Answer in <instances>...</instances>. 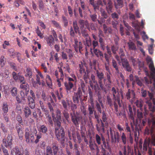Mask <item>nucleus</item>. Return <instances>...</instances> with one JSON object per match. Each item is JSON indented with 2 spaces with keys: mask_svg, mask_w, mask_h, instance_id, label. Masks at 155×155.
Returning <instances> with one entry per match:
<instances>
[{
  "mask_svg": "<svg viewBox=\"0 0 155 155\" xmlns=\"http://www.w3.org/2000/svg\"><path fill=\"white\" fill-rule=\"evenodd\" d=\"M111 92L113 98L112 99L109 95H107L106 103L111 108L114 106L115 110L117 112L118 105L120 107L121 106L119 93L116 91L114 87L112 88Z\"/></svg>",
  "mask_w": 155,
  "mask_h": 155,
  "instance_id": "obj_1",
  "label": "nucleus"
},
{
  "mask_svg": "<svg viewBox=\"0 0 155 155\" xmlns=\"http://www.w3.org/2000/svg\"><path fill=\"white\" fill-rule=\"evenodd\" d=\"M153 130L152 129L149 130L147 127L145 129L144 134L145 135H148L150 134L151 136V138H147L145 139L143 144V149L145 151H147V147H148V153L149 155H152V151L151 146H155V134L153 133Z\"/></svg>",
  "mask_w": 155,
  "mask_h": 155,
  "instance_id": "obj_2",
  "label": "nucleus"
},
{
  "mask_svg": "<svg viewBox=\"0 0 155 155\" xmlns=\"http://www.w3.org/2000/svg\"><path fill=\"white\" fill-rule=\"evenodd\" d=\"M37 130L35 127L31 129L30 130L28 128H26L25 135L26 142L29 143L35 142L36 143H38L41 136L39 134L37 135Z\"/></svg>",
  "mask_w": 155,
  "mask_h": 155,
  "instance_id": "obj_3",
  "label": "nucleus"
},
{
  "mask_svg": "<svg viewBox=\"0 0 155 155\" xmlns=\"http://www.w3.org/2000/svg\"><path fill=\"white\" fill-rule=\"evenodd\" d=\"M96 74L98 78V83L100 87L105 94L107 93L108 89L104 86V83H105L106 79L104 77V73L102 72H100L98 70H97Z\"/></svg>",
  "mask_w": 155,
  "mask_h": 155,
  "instance_id": "obj_4",
  "label": "nucleus"
},
{
  "mask_svg": "<svg viewBox=\"0 0 155 155\" xmlns=\"http://www.w3.org/2000/svg\"><path fill=\"white\" fill-rule=\"evenodd\" d=\"M57 127L55 128V132L56 138L58 141L62 145H64L65 141V136L64 129L61 127L60 129Z\"/></svg>",
  "mask_w": 155,
  "mask_h": 155,
  "instance_id": "obj_5",
  "label": "nucleus"
},
{
  "mask_svg": "<svg viewBox=\"0 0 155 155\" xmlns=\"http://www.w3.org/2000/svg\"><path fill=\"white\" fill-rule=\"evenodd\" d=\"M71 120L73 124L76 127H78L80 122L82 119V117L78 112H73L70 113Z\"/></svg>",
  "mask_w": 155,
  "mask_h": 155,
  "instance_id": "obj_6",
  "label": "nucleus"
},
{
  "mask_svg": "<svg viewBox=\"0 0 155 155\" xmlns=\"http://www.w3.org/2000/svg\"><path fill=\"white\" fill-rule=\"evenodd\" d=\"M73 81L71 78L68 77H67V80L64 83L65 89L68 94L70 93L71 89L76 84V82Z\"/></svg>",
  "mask_w": 155,
  "mask_h": 155,
  "instance_id": "obj_7",
  "label": "nucleus"
},
{
  "mask_svg": "<svg viewBox=\"0 0 155 155\" xmlns=\"http://www.w3.org/2000/svg\"><path fill=\"white\" fill-rule=\"evenodd\" d=\"M73 27H71L70 28L69 34L70 36L72 38H74L75 36V34L78 33L81 34L80 29L78 25L77 21H74L73 22Z\"/></svg>",
  "mask_w": 155,
  "mask_h": 155,
  "instance_id": "obj_8",
  "label": "nucleus"
},
{
  "mask_svg": "<svg viewBox=\"0 0 155 155\" xmlns=\"http://www.w3.org/2000/svg\"><path fill=\"white\" fill-rule=\"evenodd\" d=\"M37 72L38 74L36 75V83L35 82H32V83L34 87H36V84H38L40 86H41L42 87H43L45 85V83L43 80H42L41 81L40 80V78L41 79H43L44 77L41 73V72L37 71Z\"/></svg>",
  "mask_w": 155,
  "mask_h": 155,
  "instance_id": "obj_9",
  "label": "nucleus"
},
{
  "mask_svg": "<svg viewBox=\"0 0 155 155\" xmlns=\"http://www.w3.org/2000/svg\"><path fill=\"white\" fill-rule=\"evenodd\" d=\"M83 93L80 87L78 88L77 92L74 93V96L73 97V102L74 103L78 104L79 103V100L82 101Z\"/></svg>",
  "mask_w": 155,
  "mask_h": 155,
  "instance_id": "obj_10",
  "label": "nucleus"
},
{
  "mask_svg": "<svg viewBox=\"0 0 155 155\" xmlns=\"http://www.w3.org/2000/svg\"><path fill=\"white\" fill-rule=\"evenodd\" d=\"M25 86V87H20V94L21 96V100L20 101V103H22L23 104H25L26 102L25 97L27 92L29 91L28 87L27 85Z\"/></svg>",
  "mask_w": 155,
  "mask_h": 155,
  "instance_id": "obj_11",
  "label": "nucleus"
},
{
  "mask_svg": "<svg viewBox=\"0 0 155 155\" xmlns=\"http://www.w3.org/2000/svg\"><path fill=\"white\" fill-rule=\"evenodd\" d=\"M121 60L122 67L124 70L128 72H131L132 68L127 59L125 58H121Z\"/></svg>",
  "mask_w": 155,
  "mask_h": 155,
  "instance_id": "obj_12",
  "label": "nucleus"
},
{
  "mask_svg": "<svg viewBox=\"0 0 155 155\" xmlns=\"http://www.w3.org/2000/svg\"><path fill=\"white\" fill-rule=\"evenodd\" d=\"M41 98L44 101L48 102L50 101L51 103L53 106L55 105V103L52 99L51 96L49 95H46L45 93L43 91L41 94Z\"/></svg>",
  "mask_w": 155,
  "mask_h": 155,
  "instance_id": "obj_13",
  "label": "nucleus"
},
{
  "mask_svg": "<svg viewBox=\"0 0 155 155\" xmlns=\"http://www.w3.org/2000/svg\"><path fill=\"white\" fill-rule=\"evenodd\" d=\"M108 73H107L106 74V81L105 82V83H104V85H105V86L106 87H105L108 89L109 90L111 87L112 81L110 76L111 74V73L110 72Z\"/></svg>",
  "mask_w": 155,
  "mask_h": 155,
  "instance_id": "obj_14",
  "label": "nucleus"
},
{
  "mask_svg": "<svg viewBox=\"0 0 155 155\" xmlns=\"http://www.w3.org/2000/svg\"><path fill=\"white\" fill-rule=\"evenodd\" d=\"M78 23L81 29H84V25H85L87 29L90 31V26L87 21H85L83 19H79L78 21Z\"/></svg>",
  "mask_w": 155,
  "mask_h": 155,
  "instance_id": "obj_15",
  "label": "nucleus"
},
{
  "mask_svg": "<svg viewBox=\"0 0 155 155\" xmlns=\"http://www.w3.org/2000/svg\"><path fill=\"white\" fill-rule=\"evenodd\" d=\"M126 130L127 132H129V133L127 134L128 141L131 144H132L133 142V139L132 136V134H131L130 127L129 126L127 123L126 124Z\"/></svg>",
  "mask_w": 155,
  "mask_h": 155,
  "instance_id": "obj_16",
  "label": "nucleus"
},
{
  "mask_svg": "<svg viewBox=\"0 0 155 155\" xmlns=\"http://www.w3.org/2000/svg\"><path fill=\"white\" fill-rule=\"evenodd\" d=\"M12 136L8 134L7 137V140L5 139H3L2 140L3 144L7 147L11 146L12 144Z\"/></svg>",
  "mask_w": 155,
  "mask_h": 155,
  "instance_id": "obj_17",
  "label": "nucleus"
},
{
  "mask_svg": "<svg viewBox=\"0 0 155 155\" xmlns=\"http://www.w3.org/2000/svg\"><path fill=\"white\" fill-rule=\"evenodd\" d=\"M126 96L127 100H129L131 98L132 101H133L135 98V93L133 90L128 89L126 93Z\"/></svg>",
  "mask_w": 155,
  "mask_h": 155,
  "instance_id": "obj_18",
  "label": "nucleus"
},
{
  "mask_svg": "<svg viewBox=\"0 0 155 155\" xmlns=\"http://www.w3.org/2000/svg\"><path fill=\"white\" fill-rule=\"evenodd\" d=\"M45 40L48 45L52 47L54 43V38L51 35L45 37Z\"/></svg>",
  "mask_w": 155,
  "mask_h": 155,
  "instance_id": "obj_19",
  "label": "nucleus"
},
{
  "mask_svg": "<svg viewBox=\"0 0 155 155\" xmlns=\"http://www.w3.org/2000/svg\"><path fill=\"white\" fill-rule=\"evenodd\" d=\"M85 38V40H83V42L85 46L86 51H87V48L91 46V40L90 37Z\"/></svg>",
  "mask_w": 155,
  "mask_h": 155,
  "instance_id": "obj_20",
  "label": "nucleus"
},
{
  "mask_svg": "<svg viewBox=\"0 0 155 155\" xmlns=\"http://www.w3.org/2000/svg\"><path fill=\"white\" fill-rule=\"evenodd\" d=\"M89 147L91 151L94 150L95 149L97 150V151L99 150L97 144L95 143L94 141H93L91 139H90L89 140Z\"/></svg>",
  "mask_w": 155,
  "mask_h": 155,
  "instance_id": "obj_21",
  "label": "nucleus"
},
{
  "mask_svg": "<svg viewBox=\"0 0 155 155\" xmlns=\"http://www.w3.org/2000/svg\"><path fill=\"white\" fill-rule=\"evenodd\" d=\"M146 61L147 63L150 62L149 65V68L153 73H155V68L152 59L150 57L146 59Z\"/></svg>",
  "mask_w": 155,
  "mask_h": 155,
  "instance_id": "obj_22",
  "label": "nucleus"
},
{
  "mask_svg": "<svg viewBox=\"0 0 155 155\" xmlns=\"http://www.w3.org/2000/svg\"><path fill=\"white\" fill-rule=\"evenodd\" d=\"M32 71L31 69L30 68H28L26 70V74L25 76L29 77V80H31L32 82L35 83L34 79L32 78Z\"/></svg>",
  "mask_w": 155,
  "mask_h": 155,
  "instance_id": "obj_23",
  "label": "nucleus"
},
{
  "mask_svg": "<svg viewBox=\"0 0 155 155\" xmlns=\"http://www.w3.org/2000/svg\"><path fill=\"white\" fill-rule=\"evenodd\" d=\"M120 138L119 133L118 131H116L114 134L113 137H111L112 142L114 143L117 142H118L119 141Z\"/></svg>",
  "mask_w": 155,
  "mask_h": 155,
  "instance_id": "obj_24",
  "label": "nucleus"
},
{
  "mask_svg": "<svg viewBox=\"0 0 155 155\" xmlns=\"http://www.w3.org/2000/svg\"><path fill=\"white\" fill-rule=\"evenodd\" d=\"M105 5L106 6V9L108 14H110L112 12L113 7V2H107Z\"/></svg>",
  "mask_w": 155,
  "mask_h": 155,
  "instance_id": "obj_25",
  "label": "nucleus"
},
{
  "mask_svg": "<svg viewBox=\"0 0 155 155\" xmlns=\"http://www.w3.org/2000/svg\"><path fill=\"white\" fill-rule=\"evenodd\" d=\"M52 149L54 155H57L59 150V148L58 142L55 141L52 143Z\"/></svg>",
  "mask_w": 155,
  "mask_h": 155,
  "instance_id": "obj_26",
  "label": "nucleus"
},
{
  "mask_svg": "<svg viewBox=\"0 0 155 155\" xmlns=\"http://www.w3.org/2000/svg\"><path fill=\"white\" fill-rule=\"evenodd\" d=\"M93 51L95 55L97 58L100 57V59H102L104 57V55L101 51L97 49H93Z\"/></svg>",
  "mask_w": 155,
  "mask_h": 155,
  "instance_id": "obj_27",
  "label": "nucleus"
},
{
  "mask_svg": "<svg viewBox=\"0 0 155 155\" xmlns=\"http://www.w3.org/2000/svg\"><path fill=\"white\" fill-rule=\"evenodd\" d=\"M89 72L87 70H86V71L82 72V73H80L82 76H83V79L84 80L86 83H87L88 82V79H89Z\"/></svg>",
  "mask_w": 155,
  "mask_h": 155,
  "instance_id": "obj_28",
  "label": "nucleus"
},
{
  "mask_svg": "<svg viewBox=\"0 0 155 155\" xmlns=\"http://www.w3.org/2000/svg\"><path fill=\"white\" fill-rule=\"evenodd\" d=\"M114 5L116 8H121L124 6L123 0H116V2L114 3Z\"/></svg>",
  "mask_w": 155,
  "mask_h": 155,
  "instance_id": "obj_29",
  "label": "nucleus"
},
{
  "mask_svg": "<svg viewBox=\"0 0 155 155\" xmlns=\"http://www.w3.org/2000/svg\"><path fill=\"white\" fill-rule=\"evenodd\" d=\"M24 113L26 117H28L31 114V111L30 108L28 106H25L23 109Z\"/></svg>",
  "mask_w": 155,
  "mask_h": 155,
  "instance_id": "obj_30",
  "label": "nucleus"
},
{
  "mask_svg": "<svg viewBox=\"0 0 155 155\" xmlns=\"http://www.w3.org/2000/svg\"><path fill=\"white\" fill-rule=\"evenodd\" d=\"M61 104L64 107L65 110H67L68 107H70V104L69 101L67 98L66 100H62L61 101Z\"/></svg>",
  "mask_w": 155,
  "mask_h": 155,
  "instance_id": "obj_31",
  "label": "nucleus"
},
{
  "mask_svg": "<svg viewBox=\"0 0 155 155\" xmlns=\"http://www.w3.org/2000/svg\"><path fill=\"white\" fill-rule=\"evenodd\" d=\"M39 130L40 132L44 134H46L48 131V129L46 126L45 125H41L39 127Z\"/></svg>",
  "mask_w": 155,
  "mask_h": 155,
  "instance_id": "obj_32",
  "label": "nucleus"
},
{
  "mask_svg": "<svg viewBox=\"0 0 155 155\" xmlns=\"http://www.w3.org/2000/svg\"><path fill=\"white\" fill-rule=\"evenodd\" d=\"M20 83H22V84L20 85V87H25V85H27L28 87V85L26 82V80L23 76H20Z\"/></svg>",
  "mask_w": 155,
  "mask_h": 155,
  "instance_id": "obj_33",
  "label": "nucleus"
},
{
  "mask_svg": "<svg viewBox=\"0 0 155 155\" xmlns=\"http://www.w3.org/2000/svg\"><path fill=\"white\" fill-rule=\"evenodd\" d=\"M149 120L152 123V126L150 129L147 128L149 130L152 129L153 130V133L155 134V117L153 116H152L151 119Z\"/></svg>",
  "mask_w": 155,
  "mask_h": 155,
  "instance_id": "obj_34",
  "label": "nucleus"
},
{
  "mask_svg": "<svg viewBox=\"0 0 155 155\" xmlns=\"http://www.w3.org/2000/svg\"><path fill=\"white\" fill-rule=\"evenodd\" d=\"M128 113L129 116L132 120L134 122V115L132 109L130 105H129L128 107Z\"/></svg>",
  "mask_w": 155,
  "mask_h": 155,
  "instance_id": "obj_35",
  "label": "nucleus"
},
{
  "mask_svg": "<svg viewBox=\"0 0 155 155\" xmlns=\"http://www.w3.org/2000/svg\"><path fill=\"white\" fill-rule=\"evenodd\" d=\"M46 81L48 86L50 88L52 87V82L50 76L48 75H47L46 78Z\"/></svg>",
  "mask_w": 155,
  "mask_h": 155,
  "instance_id": "obj_36",
  "label": "nucleus"
},
{
  "mask_svg": "<svg viewBox=\"0 0 155 155\" xmlns=\"http://www.w3.org/2000/svg\"><path fill=\"white\" fill-rule=\"evenodd\" d=\"M129 49L130 50H136L137 48L135 44L133 42L131 41L127 43Z\"/></svg>",
  "mask_w": 155,
  "mask_h": 155,
  "instance_id": "obj_37",
  "label": "nucleus"
},
{
  "mask_svg": "<svg viewBox=\"0 0 155 155\" xmlns=\"http://www.w3.org/2000/svg\"><path fill=\"white\" fill-rule=\"evenodd\" d=\"M53 120L54 122L55 126L57 127L59 129L61 126V118H56Z\"/></svg>",
  "mask_w": 155,
  "mask_h": 155,
  "instance_id": "obj_38",
  "label": "nucleus"
},
{
  "mask_svg": "<svg viewBox=\"0 0 155 155\" xmlns=\"http://www.w3.org/2000/svg\"><path fill=\"white\" fill-rule=\"evenodd\" d=\"M112 63L113 68L115 69L116 72L117 73H118L119 71L117 62L115 60L112 59Z\"/></svg>",
  "mask_w": 155,
  "mask_h": 155,
  "instance_id": "obj_39",
  "label": "nucleus"
},
{
  "mask_svg": "<svg viewBox=\"0 0 155 155\" xmlns=\"http://www.w3.org/2000/svg\"><path fill=\"white\" fill-rule=\"evenodd\" d=\"M96 108L97 109V110L100 113H101L102 112V110L104 108V104H103V107H102L101 106V104H98V102L97 101L96 102Z\"/></svg>",
  "mask_w": 155,
  "mask_h": 155,
  "instance_id": "obj_40",
  "label": "nucleus"
},
{
  "mask_svg": "<svg viewBox=\"0 0 155 155\" xmlns=\"http://www.w3.org/2000/svg\"><path fill=\"white\" fill-rule=\"evenodd\" d=\"M101 139H102V141L103 142V143L101 145V147H102V150L104 151H105V150L104 148H106V149L107 148L108 144H107V143H106V142L105 141V139L103 135L101 136Z\"/></svg>",
  "mask_w": 155,
  "mask_h": 155,
  "instance_id": "obj_41",
  "label": "nucleus"
},
{
  "mask_svg": "<svg viewBox=\"0 0 155 155\" xmlns=\"http://www.w3.org/2000/svg\"><path fill=\"white\" fill-rule=\"evenodd\" d=\"M85 64L83 63L81 61L80 62L79 64V71L80 73H82V72L86 71L84 68Z\"/></svg>",
  "mask_w": 155,
  "mask_h": 155,
  "instance_id": "obj_42",
  "label": "nucleus"
},
{
  "mask_svg": "<svg viewBox=\"0 0 155 155\" xmlns=\"http://www.w3.org/2000/svg\"><path fill=\"white\" fill-rule=\"evenodd\" d=\"M19 147L18 146H16L12 150L11 153L12 154L15 153V155H19Z\"/></svg>",
  "mask_w": 155,
  "mask_h": 155,
  "instance_id": "obj_43",
  "label": "nucleus"
},
{
  "mask_svg": "<svg viewBox=\"0 0 155 155\" xmlns=\"http://www.w3.org/2000/svg\"><path fill=\"white\" fill-rule=\"evenodd\" d=\"M74 48L75 50L77 52L78 51V48L79 45V42H78L77 39H74Z\"/></svg>",
  "mask_w": 155,
  "mask_h": 155,
  "instance_id": "obj_44",
  "label": "nucleus"
},
{
  "mask_svg": "<svg viewBox=\"0 0 155 155\" xmlns=\"http://www.w3.org/2000/svg\"><path fill=\"white\" fill-rule=\"evenodd\" d=\"M88 110L89 111V116H91V115L93 114L94 111V105H92L91 106L89 105L88 107Z\"/></svg>",
  "mask_w": 155,
  "mask_h": 155,
  "instance_id": "obj_45",
  "label": "nucleus"
},
{
  "mask_svg": "<svg viewBox=\"0 0 155 155\" xmlns=\"http://www.w3.org/2000/svg\"><path fill=\"white\" fill-rule=\"evenodd\" d=\"M92 45L93 47V48H90V50L91 53L92 54V49H96V47L98 46V42L97 41L93 40L92 42Z\"/></svg>",
  "mask_w": 155,
  "mask_h": 155,
  "instance_id": "obj_46",
  "label": "nucleus"
},
{
  "mask_svg": "<svg viewBox=\"0 0 155 155\" xmlns=\"http://www.w3.org/2000/svg\"><path fill=\"white\" fill-rule=\"evenodd\" d=\"M137 116L138 119L140 121H141L143 118V114L141 110L140 111L139 110H137Z\"/></svg>",
  "mask_w": 155,
  "mask_h": 155,
  "instance_id": "obj_47",
  "label": "nucleus"
},
{
  "mask_svg": "<svg viewBox=\"0 0 155 155\" xmlns=\"http://www.w3.org/2000/svg\"><path fill=\"white\" fill-rule=\"evenodd\" d=\"M103 122L102 121H101V126L100 127H99L97 124L96 125L97 130L98 131H100L101 130L104 132V124Z\"/></svg>",
  "mask_w": 155,
  "mask_h": 155,
  "instance_id": "obj_48",
  "label": "nucleus"
},
{
  "mask_svg": "<svg viewBox=\"0 0 155 155\" xmlns=\"http://www.w3.org/2000/svg\"><path fill=\"white\" fill-rule=\"evenodd\" d=\"M121 138L123 143L125 144L127 143V137L125 133L124 132L121 133Z\"/></svg>",
  "mask_w": 155,
  "mask_h": 155,
  "instance_id": "obj_49",
  "label": "nucleus"
},
{
  "mask_svg": "<svg viewBox=\"0 0 155 155\" xmlns=\"http://www.w3.org/2000/svg\"><path fill=\"white\" fill-rule=\"evenodd\" d=\"M81 30V33L83 37L85 38L89 37V35L86 29L84 28Z\"/></svg>",
  "mask_w": 155,
  "mask_h": 155,
  "instance_id": "obj_50",
  "label": "nucleus"
},
{
  "mask_svg": "<svg viewBox=\"0 0 155 155\" xmlns=\"http://www.w3.org/2000/svg\"><path fill=\"white\" fill-rule=\"evenodd\" d=\"M2 110L4 113H6L8 111V106L6 103H4L2 105Z\"/></svg>",
  "mask_w": 155,
  "mask_h": 155,
  "instance_id": "obj_51",
  "label": "nucleus"
},
{
  "mask_svg": "<svg viewBox=\"0 0 155 155\" xmlns=\"http://www.w3.org/2000/svg\"><path fill=\"white\" fill-rule=\"evenodd\" d=\"M119 47L118 45H113L111 46V50L113 53L115 54L117 53V51L118 50Z\"/></svg>",
  "mask_w": 155,
  "mask_h": 155,
  "instance_id": "obj_52",
  "label": "nucleus"
},
{
  "mask_svg": "<svg viewBox=\"0 0 155 155\" xmlns=\"http://www.w3.org/2000/svg\"><path fill=\"white\" fill-rule=\"evenodd\" d=\"M8 54L10 56L13 58H14L16 55V54L14 50L12 48L8 50Z\"/></svg>",
  "mask_w": 155,
  "mask_h": 155,
  "instance_id": "obj_53",
  "label": "nucleus"
},
{
  "mask_svg": "<svg viewBox=\"0 0 155 155\" xmlns=\"http://www.w3.org/2000/svg\"><path fill=\"white\" fill-rule=\"evenodd\" d=\"M89 16L91 20L93 22H95L97 20V15L96 14H90Z\"/></svg>",
  "mask_w": 155,
  "mask_h": 155,
  "instance_id": "obj_54",
  "label": "nucleus"
},
{
  "mask_svg": "<svg viewBox=\"0 0 155 155\" xmlns=\"http://www.w3.org/2000/svg\"><path fill=\"white\" fill-rule=\"evenodd\" d=\"M85 84L84 81L82 80H80V84L79 85V87H80L81 89L84 92L85 91Z\"/></svg>",
  "mask_w": 155,
  "mask_h": 155,
  "instance_id": "obj_55",
  "label": "nucleus"
},
{
  "mask_svg": "<svg viewBox=\"0 0 155 155\" xmlns=\"http://www.w3.org/2000/svg\"><path fill=\"white\" fill-rule=\"evenodd\" d=\"M46 155H52V152L51 147L50 146H48L46 148Z\"/></svg>",
  "mask_w": 155,
  "mask_h": 155,
  "instance_id": "obj_56",
  "label": "nucleus"
},
{
  "mask_svg": "<svg viewBox=\"0 0 155 155\" xmlns=\"http://www.w3.org/2000/svg\"><path fill=\"white\" fill-rule=\"evenodd\" d=\"M66 52L68 55L69 59H71L74 55L71 49H69L67 50Z\"/></svg>",
  "mask_w": 155,
  "mask_h": 155,
  "instance_id": "obj_57",
  "label": "nucleus"
},
{
  "mask_svg": "<svg viewBox=\"0 0 155 155\" xmlns=\"http://www.w3.org/2000/svg\"><path fill=\"white\" fill-rule=\"evenodd\" d=\"M95 139L98 145H100L101 144V137L98 134H96L95 135Z\"/></svg>",
  "mask_w": 155,
  "mask_h": 155,
  "instance_id": "obj_58",
  "label": "nucleus"
},
{
  "mask_svg": "<svg viewBox=\"0 0 155 155\" xmlns=\"http://www.w3.org/2000/svg\"><path fill=\"white\" fill-rule=\"evenodd\" d=\"M46 118L48 122V124L50 125L51 126H53V119H52L51 117L49 116Z\"/></svg>",
  "mask_w": 155,
  "mask_h": 155,
  "instance_id": "obj_59",
  "label": "nucleus"
},
{
  "mask_svg": "<svg viewBox=\"0 0 155 155\" xmlns=\"http://www.w3.org/2000/svg\"><path fill=\"white\" fill-rule=\"evenodd\" d=\"M135 104L136 106L140 108V110H141L142 107L143 106V102L142 101H139L137 100L135 102Z\"/></svg>",
  "mask_w": 155,
  "mask_h": 155,
  "instance_id": "obj_60",
  "label": "nucleus"
},
{
  "mask_svg": "<svg viewBox=\"0 0 155 155\" xmlns=\"http://www.w3.org/2000/svg\"><path fill=\"white\" fill-rule=\"evenodd\" d=\"M104 58L106 60V62L105 63H110L109 59L111 56L109 54L105 53L104 54Z\"/></svg>",
  "mask_w": 155,
  "mask_h": 155,
  "instance_id": "obj_61",
  "label": "nucleus"
},
{
  "mask_svg": "<svg viewBox=\"0 0 155 155\" xmlns=\"http://www.w3.org/2000/svg\"><path fill=\"white\" fill-rule=\"evenodd\" d=\"M123 153H122L121 151L120 150L119 152L118 155H127V150H126V147L124 146L123 149Z\"/></svg>",
  "mask_w": 155,
  "mask_h": 155,
  "instance_id": "obj_62",
  "label": "nucleus"
},
{
  "mask_svg": "<svg viewBox=\"0 0 155 155\" xmlns=\"http://www.w3.org/2000/svg\"><path fill=\"white\" fill-rule=\"evenodd\" d=\"M111 16L114 20H117L119 18L118 15L115 12L112 13L111 14Z\"/></svg>",
  "mask_w": 155,
  "mask_h": 155,
  "instance_id": "obj_63",
  "label": "nucleus"
},
{
  "mask_svg": "<svg viewBox=\"0 0 155 155\" xmlns=\"http://www.w3.org/2000/svg\"><path fill=\"white\" fill-rule=\"evenodd\" d=\"M101 16L103 17L102 18L105 19H107L108 17V15L106 12L104 10H102L101 11Z\"/></svg>",
  "mask_w": 155,
  "mask_h": 155,
  "instance_id": "obj_64",
  "label": "nucleus"
}]
</instances>
